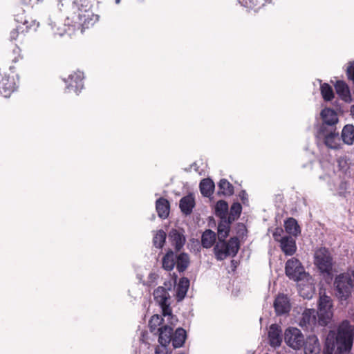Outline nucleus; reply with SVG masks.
I'll return each instance as SVG.
<instances>
[{
  "label": "nucleus",
  "instance_id": "1",
  "mask_svg": "<svg viewBox=\"0 0 354 354\" xmlns=\"http://www.w3.org/2000/svg\"><path fill=\"white\" fill-rule=\"evenodd\" d=\"M353 327L347 321L343 322L337 333L330 331L327 335L323 354H343L351 349Z\"/></svg>",
  "mask_w": 354,
  "mask_h": 354
},
{
  "label": "nucleus",
  "instance_id": "29",
  "mask_svg": "<svg viewBox=\"0 0 354 354\" xmlns=\"http://www.w3.org/2000/svg\"><path fill=\"white\" fill-rule=\"evenodd\" d=\"M200 189L204 196H210L214 189V183L211 179L205 178L200 183Z\"/></svg>",
  "mask_w": 354,
  "mask_h": 354
},
{
  "label": "nucleus",
  "instance_id": "18",
  "mask_svg": "<svg viewBox=\"0 0 354 354\" xmlns=\"http://www.w3.org/2000/svg\"><path fill=\"white\" fill-rule=\"evenodd\" d=\"M156 208L160 218H167L169 214V203L167 200L163 198H158L156 203Z\"/></svg>",
  "mask_w": 354,
  "mask_h": 354
},
{
  "label": "nucleus",
  "instance_id": "2",
  "mask_svg": "<svg viewBox=\"0 0 354 354\" xmlns=\"http://www.w3.org/2000/svg\"><path fill=\"white\" fill-rule=\"evenodd\" d=\"M71 19L75 26L87 28L98 21L99 17L91 10V6L85 0L74 1L71 5Z\"/></svg>",
  "mask_w": 354,
  "mask_h": 354
},
{
  "label": "nucleus",
  "instance_id": "3",
  "mask_svg": "<svg viewBox=\"0 0 354 354\" xmlns=\"http://www.w3.org/2000/svg\"><path fill=\"white\" fill-rule=\"evenodd\" d=\"M354 287V270L353 274L348 272L337 275L334 280L336 297L342 302L346 301L351 295Z\"/></svg>",
  "mask_w": 354,
  "mask_h": 354
},
{
  "label": "nucleus",
  "instance_id": "9",
  "mask_svg": "<svg viewBox=\"0 0 354 354\" xmlns=\"http://www.w3.org/2000/svg\"><path fill=\"white\" fill-rule=\"evenodd\" d=\"M83 79V73L80 71H77L69 75L67 80H64L66 84V89L68 92L74 91L77 94L84 87Z\"/></svg>",
  "mask_w": 354,
  "mask_h": 354
},
{
  "label": "nucleus",
  "instance_id": "26",
  "mask_svg": "<svg viewBox=\"0 0 354 354\" xmlns=\"http://www.w3.org/2000/svg\"><path fill=\"white\" fill-rule=\"evenodd\" d=\"M216 241V234L211 230H206L201 236V245L205 248H211Z\"/></svg>",
  "mask_w": 354,
  "mask_h": 354
},
{
  "label": "nucleus",
  "instance_id": "30",
  "mask_svg": "<svg viewBox=\"0 0 354 354\" xmlns=\"http://www.w3.org/2000/svg\"><path fill=\"white\" fill-rule=\"evenodd\" d=\"M153 297L156 302L160 304L169 301L170 296L166 288L159 286L154 290Z\"/></svg>",
  "mask_w": 354,
  "mask_h": 354
},
{
  "label": "nucleus",
  "instance_id": "13",
  "mask_svg": "<svg viewBox=\"0 0 354 354\" xmlns=\"http://www.w3.org/2000/svg\"><path fill=\"white\" fill-rule=\"evenodd\" d=\"M280 248L288 256L293 255L297 250L295 239L290 236H284L280 239Z\"/></svg>",
  "mask_w": 354,
  "mask_h": 354
},
{
  "label": "nucleus",
  "instance_id": "10",
  "mask_svg": "<svg viewBox=\"0 0 354 354\" xmlns=\"http://www.w3.org/2000/svg\"><path fill=\"white\" fill-rule=\"evenodd\" d=\"M168 237L176 252L180 251L186 242L183 230L172 229L169 232Z\"/></svg>",
  "mask_w": 354,
  "mask_h": 354
},
{
  "label": "nucleus",
  "instance_id": "20",
  "mask_svg": "<svg viewBox=\"0 0 354 354\" xmlns=\"http://www.w3.org/2000/svg\"><path fill=\"white\" fill-rule=\"evenodd\" d=\"M176 257V269L179 272H183L185 271L190 264V259L188 254L185 252H181Z\"/></svg>",
  "mask_w": 354,
  "mask_h": 354
},
{
  "label": "nucleus",
  "instance_id": "11",
  "mask_svg": "<svg viewBox=\"0 0 354 354\" xmlns=\"http://www.w3.org/2000/svg\"><path fill=\"white\" fill-rule=\"evenodd\" d=\"M274 308L277 315L288 313L290 310L288 297L283 294L279 295L274 301Z\"/></svg>",
  "mask_w": 354,
  "mask_h": 354
},
{
  "label": "nucleus",
  "instance_id": "6",
  "mask_svg": "<svg viewBox=\"0 0 354 354\" xmlns=\"http://www.w3.org/2000/svg\"><path fill=\"white\" fill-rule=\"evenodd\" d=\"M286 276L294 281H301L307 277V273L301 262L295 258L287 261L285 267Z\"/></svg>",
  "mask_w": 354,
  "mask_h": 354
},
{
  "label": "nucleus",
  "instance_id": "16",
  "mask_svg": "<svg viewBox=\"0 0 354 354\" xmlns=\"http://www.w3.org/2000/svg\"><path fill=\"white\" fill-rule=\"evenodd\" d=\"M195 206V200L192 194L183 197L179 203L181 212L185 215H189Z\"/></svg>",
  "mask_w": 354,
  "mask_h": 354
},
{
  "label": "nucleus",
  "instance_id": "34",
  "mask_svg": "<svg viewBox=\"0 0 354 354\" xmlns=\"http://www.w3.org/2000/svg\"><path fill=\"white\" fill-rule=\"evenodd\" d=\"M242 211V206L239 203H234L230 207V212L227 219L234 221L237 219Z\"/></svg>",
  "mask_w": 354,
  "mask_h": 354
},
{
  "label": "nucleus",
  "instance_id": "21",
  "mask_svg": "<svg viewBox=\"0 0 354 354\" xmlns=\"http://www.w3.org/2000/svg\"><path fill=\"white\" fill-rule=\"evenodd\" d=\"M323 122L328 125L333 126L338 121L337 115L335 111L331 109H324L321 112Z\"/></svg>",
  "mask_w": 354,
  "mask_h": 354
},
{
  "label": "nucleus",
  "instance_id": "31",
  "mask_svg": "<svg viewBox=\"0 0 354 354\" xmlns=\"http://www.w3.org/2000/svg\"><path fill=\"white\" fill-rule=\"evenodd\" d=\"M218 194H223L225 196H231L234 193L233 185L227 181L226 179H221L218 185Z\"/></svg>",
  "mask_w": 354,
  "mask_h": 354
},
{
  "label": "nucleus",
  "instance_id": "27",
  "mask_svg": "<svg viewBox=\"0 0 354 354\" xmlns=\"http://www.w3.org/2000/svg\"><path fill=\"white\" fill-rule=\"evenodd\" d=\"M189 286V280L186 277H183L180 279L179 283L176 287V295L178 299L182 300L185 297Z\"/></svg>",
  "mask_w": 354,
  "mask_h": 354
},
{
  "label": "nucleus",
  "instance_id": "17",
  "mask_svg": "<svg viewBox=\"0 0 354 354\" xmlns=\"http://www.w3.org/2000/svg\"><path fill=\"white\" fill-rule=\"evenodd\" d=\"M158 342L162 346H167L172 339L173 328L169 326H164L158 329Z\"/></svg>",
  "mask_w": 354,
  "mask_h": 354
},
{
  "label": "nucleus",
  "instance_id": "47",
  "mask_svg": "<svg viewBox=\"0 0 354 354\" xmlns=\"http://www.w3.org/2000/svg\"><path fill=\"white\" fill-rule=\"evenodd\" d=\"M158 275L156 273H150L149 275V279L151 280L150 282H153L156 279Z\"/></svg>",
  "mask_w": 354,
  "mask_h": 354
},
{
  "label": "nucleus",
  "instance_id": "32",
  "mask_svg": "<svg viewBox=\"0 0 354 354\" xmlns=\"http://www.w3.org/2000/svg\"><path fill=\"white\" fill-rule=\"evenodd\" d=\"M285 229L287 233L295 236L300 233V228L297 221L293 218H289L285 222Z\"/></svg>",
  "mask_w": 354,
  "mask_h": 354
},
{
  "label": "nucleus",
  "instance_id": "39",
  "mask_svg": "<svg viewBox=\"0 0 354 354\" xmlns=\"http://www.w3.org/2000/svg\"><path fill=\"white\" fill-rule=\"evenodd\" d=\"M239 3L243 7L252 9L261 5L262 0H239Z\"/></svg>",
  "mask_w": 354,
  "mask_h": 354
},
{
  "label": "nucleus",
  "instance_id": "45",
  "mask_svg": "<svg viewBox=\"0 0 354 354\" xmlns=\"http://www.w3.org/2000/svg\"><path fill=\"white\" fill-rule=\"evenodd\" d=\"M283 230L281 229H277L276 231L273 233V237L276 241L280 242L281 237V232H282Z\"/></svg>",
  "mask_w": 354,
  "mask_h": 354
},
{
  "label": "nucleus",
  "instance_id": "4",
  "mask_svg": "<svg viewBox=\"0 0 354 354\" xmlns=\"http://www.w3.org/2000/svg\"><path fill=\"white\" fill-rule=\"evenodd\" d=\"M239 249L238 238L232 237L227 242L219 241L214 246V250L217 260L222 261L228 256L234 257Z\"/></svg>",
  "mask_w": 354,
  "mask_h": 354
},
{
  "label": "nucleus",
  "instance_id": "38",
  "mask_svg": "<svg viewBox=\"0 0 354 354\" xmlns=\"http://www.w3.org/2000/svg\"><path fill=\"white\" fill-rule=\"evenodd\" d=\"M349 184L344 180H341L337 185L336 192L340 196L346 197V194L349 193Z\"/></svg>",
  "mask_w": 354,
  "mask_h": 354
},
{
  "label": "nucleus",
  "instance_id": "7",
  "mask_svg": "<svg viewBox=\"0 0 354 354\" xmlns=\"http://www.w3.org/2000/svg\"><path fill=\"white\" fill-rule=\"evenodd\" d=\"M331 308L332 301L330 298L326 295L320 296L319 309L317 311L319 324L324 326L328 324L333 315Z\"/></svg>",
  "mask_w": 354,
  "mask_h": 354
},
{
  "label": "nucleus",
  "instance_id": "23",
  "mask_svg": "<svg viewBox=\"0 0 354 354\" xmlns=\"http://www.w3.org/2000/svg\"><path fill=\"white\" fill-rule=\"evenodd\" d=\"M232 221L228 219H221L218 225V239L224 241L228 236Z\"/></svg>",
  "mask_w": 354,
  "mask_h": 354
},
{
  "label": "nucleus",
  "instance_id": "50",
  "mask_svg": "<svg viewBox=\"0 0 354 354\" xmlns=\"http://www.w3.org/2000/svg\"><path fill=\"white\" fill-rule=\"evenodd\" d=\"M351 113L352 116L354 118V105L352 106V107L351 109Z\"/></svg>",
  "mask_w": 354,
  "mask_h": 354
},
{
  "label": "nucleus",
  "instance_id": "15",
  "mask_svg": "<svg viewBox=\"0 0 354 354\" xmlns=\"http://www.w3.org/2000/svg\"><path fill=\"white\" fill-rule=\"evenodd\" d=\"M305 354H319L320 346L318 339L316 336L313 335L307 338L306 343L304 342Z\"/></svg>",
  "mask_w": 354,
  "mask_h": 354
},
{
  "label": "nucleus",
  "instance_id": "49",
  "mask_svg": "<svg viewBox=\"0 0 354 354\" xmlns=\"http://www.w3.org/2000/svg\"><path fill=\"white\" fill-rule=\"evenodd\" d=\"M246 195H247V194H246V192H245V191H242V192H241V194H240V197L241 198V199H242L243 201H244V200H245V196H246Z\"/></svg>",
  "mask_w": 354,
  "mask_h": 354
},
{
  "label": "nucleus",
  "instance_id": "51",
  "mask_svg": "<svg viewBox=\"0 0 354 354\" xmlns=\"http://www.w3.org/2000/svg\"><path fill=\"white\" fill-rule=\"evenodd\" d=\"M121 0H115V4H119L120 3Z\"/></svg>",
  "mask_w": 354,
  "mask_h": 354
},
{
  "label": "nucleus",
  "instance_id": "43",
  "mask_svg": "<svg viewBox=\"0 0 354 354\" xmlns=\"http://www.w3.org/2000/svg\"><path fill=\"white\" fill-rule=\"evenodd\" d=\"M155 354H171L167 351V346H157L155 350Z\"/></svg>",
  "mask_w": 354,
  "mask_h": 354
},
{
  "label": "nucleus",
  "instance_id": "48",
  "mask_svg": "<svg viewBox=\"0 0 354 354\" xmlns=\"http://www.w3.org/2000/svg\"><path fill=\"white\" fill-rule=\"evenodd\" d=\"M192 244L194 245V247L196 248L197 251H199L200 249V245L198 240H194L192 242Z\"/></svg>",
  "mask_w": 354,
  "mask_h": 354
},
{
  "label": "nucleus",
  "instance_id": "44",
  "mask_svg": "<svg viewBox=\"0 0 354 354\" xmlns=\"http://www.w3.org/2000/svg\"><path fill=\"white\" fill-rule=\"evenodd\" d=\"M338 164L342 169H346L348 167L346 163V160L343 158L338 159Z\"/></svg>",
  "mask_w": 354,
  "mask_h": 354
},
{
  "label": "nucleus",
  "instance_id": "33",
  "mask_svg": "<svg viewBox=\"0 0 354 354\" xmlns=\"http://www.w3.org/2000/svg\"><path fill=\"white\" fill-rule=\"evenodd\" d=\"M228 211V204L224 201H219L216 203L215 207V213L216 216L221 219H227Z\"/></svg>",
  "mask_w": 354,
  "mask_h": 354
},
{
  "label": "nucleus",
  "instance_id": "5",
  "mask_svg": "<svg viewBox=\"0 0 354 354\" xmlns=\"http://www.w3.org/2000/svg\"><path fill=\"white\" fill-rule=\"evenodd\" d=\"M314 263L320 272L330 274L334 264L332 254L328 249L322 247L315 250Z\"/></svg>",
  "mask_w": 354,
  "mask_h": 354
},
{
  "label": "nucleus",
  "instance_id": "36",
  "mask_svg": "<svg viewBox=\"0 0 354 354\" xmlns=\"http://www.w3.org/2000/svg\"><path fill=\"white\" fill-rule=\"evenodd\" d=\"M321 93L325 101H330L334 97V93L332 87L324 83L321 85Z\"/></svg>",
  "mask_w": 354,
  "mask_h": 354
},
{
  "label": "nucleus",
  "instance_id": "8",
  "mask_svg": "<svg viewBox=\"0 0 354 354\" xmlns=\"http://www.w3.org/2000/svg\"><path fill=\"white\" fill-rule=\"evenodd\" d=\"M284 339L286 344L293 349H300L304 345V337L297 328H288L286 330Z\"/></svg>",
  "mask_w": 354,
  "mask_h": 354
},
{
  "label": "nucleus",
  "instance_id": "40",
  "mask_svg": "<svg viewBox=\"0 0 354 354\" xmlns=\"http://www.w3.org/2000/svg\"><path fill=\"white\" fill-rule=\"evenodd\" d=\"M348 78L354 84V61L349 63L346 70Z\"/></svg>",
  "mask_w": 354,
  "mask_h": 354
},
{
  "label": "nucleus",
  "instance_id": "46",
  "mask_svg": "<svg viewBox=\"0 0 354 354\" xmlns=\"http://www.w3.org/2000/svg\"><path fill=\"white\" fill-rule=\"evenodd\" d=\"M18 35H19V28H17L16 29L12 30L10 32V37L12 40H15L17 38Z\"/></svg>",
  "mask_w": 354,
  "mask_h": 354
},
{
  "label": "nucleus",
  "instance_id": "42",
  "mask_svg": "<svg viewBox=\"0 0 354 354\" xmlns=\"http://www.w3.org/2000/svg\"><path fill=\"white\" fill-rule=\"evenodd\" d=\"M24 25L26 26V28L28 29H34V30H36L37 28L39 26V23H37L35 20H31L30 22H29L28 21L26 20L24 21Z\"/></svg>",
  "mask_w": 354,
  "mask_h": 354
},
{
  "label": "nucleus",
  "instance_id": "37",
  "mask_svg": "<svg viewBox=\"0 0 354 354\" xmlns=\"http://www.w3.org/2000/svg\"><path fill=\"white\" fill-rule=\"evenodd\" d=\"M159 305L162 308L163 316L167 317L168 319H171L169 321L171 324H175V322L177 321V319L171 315V310L169 307V302H165L160 304Z\"/></svg>",
  "mask_w": 354,
  "mask_h": 354
},
{
  "label": "nucleus",
  "instance_id": "25",
  "mask_svg": "<svg viewBox=\"0 0 354 354\" xmlns=\"http://www.w3.org/2000/svg\"><path fill=\"white\" fill-rule=\"evenodd\" d=\"M319 136L324 137V143L330 149H336L337 147V140L338 134L333 132L332 129L328 133L324 134L322 129Z\"/></svg>",
  "mask_w": 354,
  "mask_h": 354
},
{
  "label": "nucleus",
  "instance_id": "19",
  "mask_svg": "<svg viewBox=\"0 0 354 354\" xmlns=\"http://www.w3.org/2000/svg\"><path fill=\"white\" fill-rule=\"evenodd\" d=\"M337 93L345 102H348L351 100L350 91L347 84L343 81H337L335 84Z\"/></svg>",
  "mask_w": 354,
  "mask_h": 354
},
{
  "label": "nucleus",
  "instance_id": "41",
  "mask_svg": "<svg viewBox=\"0 0 354 354\" xmlns=\"http://www.w3.org/2000/svg\"><path fill=\"white\" fill-rule=\"evenodd\" d=\"M162 320V319L158 315H155L152 316L149 322L151 328L155 326L156 325H159L161 323Z\"/></svg>",
  "mask_w": 354,
  "mask_h": 354
},
{
  "label": "nucleus",
  "instance_id": "35",
  "mask_svg": "<svg viewBox=\"0 0 354 354\" xmlns=\"http://www.w3.org/2000/svg\"><path fill=\"white\" fill-rule=\"evenodd\" d=\"M167 234L162 230H158L153 236V243L155 247L162 248L165 243Z\"/></svg>",
  "mask_w": 354,
  "mask_h": 354
},
{
  "label": "nucleus",
  "instance_id": "28",
  "mask_svg": "<svg viewBox=\"0 0 354 354\" xmlns=\"http://www.w3.org/2000/svg\"><path fill=\"white\" fill-rule=\"evenodd\" d=\"M342 138L344 143L352 145L354 142V126L347 124L342 131Z\"/></svg>",
  "mask_w": 354,
  "mask_h": 354
},
{
  "label": "nucleus",
  "instance_id": "12",
  "mask_svg": "<svg viewBox=\"0 0 354 354\" xmlns=\"http://www.w3.org/2000/svg\"><path fill=\"white\" fill-rule=\"evenodd\" d=\"M317 313L315 309H306L299 320V326L306 329H311L316 324Z\"/></svg>",
  "mask_w": 354,
  "mask_h": 354
},
{
  "label": "nucleus",
  "instance_id": "22",
  "mask_svg": "<svg viewBox=\"0 0 354 354\" xmlns=\"http://www.w3.org/2000/svg\"><path fill=\"white\" fill-rule=\"evenodd\" d=\"M176 257L174 251L171 250H169L162 258V268L168 271L172 270L176 265Z\"/></svg>",
  "mask_w": 354,
  "mask_h": 354
},
{
  "label": "nucleus",
  "instance_id": "14",
  "mask_svg": "<svg viewBox=\"0 0 354 354\" xmlns=\"http://www.w3.org/2000/svg\"><path fill=\"white\" fill-rule=\"evenodd\" d=\"M269 342L271 346L278 347L282 342V330L277 324H272L268 331Z\"/></svg>",
  "mask_w": 354,
  "mask_h": 354
},
{
  "label": "nucleus",
  "instance_id": "24",
  "mask_svg": "<svg viewBox=\"0 0 354 354\" xmlns=\"http://www.w3.org/2000/svg\"><path fill=\"white\" fill-rule=\"evenodd\" d=\"M186 331L183 328H178L176 330L172 337V344L174 348H180L183 346L186 339Z\"/></svg>",
  "mask_w": 354,
  "mask_h": 354
}]
</instances>
